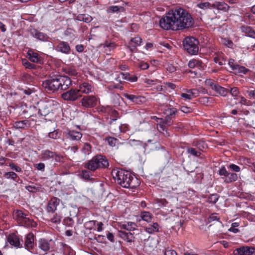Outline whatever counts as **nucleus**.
Masks as SVG:
<instances>
[{
  "label": "nucleus",
  "instance_id": "nucleus-1",
  "mask_svg": "<svg viewBox=\"0 0 255 255\" xmlns=\"http://www.w3.org/2000/svg\"><path fill=\"white\" fill-rule=\"evenodd\" d=\"M194 21L191 15L182 8L170 10L159 21V25L164 30L174 31L188 29L194 26Z\"/></svg>",
  "mask_w": 255,
  "mask_h": 255
},
{
  "label": "nucleus",
  "instance_id": "nucleus-2",
  "mask_svg": "<svg viewBox=\"0 0 255 255\" xmlns=\"http://www.w3.org/2000/svg\"><path fill=\"white\" fill-rule=\"evenodd\" d=\"M71 84V80L67 76L57 75L43 81L42 86L47 91L53 92L58 90H66Z\"/></svg>",
  "mask_w": 255,
  "mask_h": 255
},
{
  "label": "nucleus",
  "instance_id": "nucleus-3",
  "mask_svg": "<svg viewBox=\"0 0 255 255\" xmlns=\"http://www.w3.org/2000/svg\"><path fill=\"white\" fill-rule=\"evenodd\" d=\"M112 175L117 184L124 188H133L136 186L134 182L137 181V179L134 178L127 170L115 168L112 171Z\"/></svg>",
  "mask_w": 255,
  "mask_h": 255
},
{
  "label": "nucleus",
  "instance_id": "nucleus-4",
  "mask_svg": "<svg viewBox=\"0 0 255 255\" xmlns=\"http://www.w3.org/2000/svg\"><path fill=\"white\" fill-rule=\"evenodd\" d=\"M109 165V162L105 156L97 155L88 161L84 167L91 171H95L99 168H107Z\"/></svg>",
  "mask_w": 255,
  "mask_h": 255
},
{
  "label": "nucleus",
  "instance_id": "nucleus-5",
  "mask_svg": "<svg viewBox=\"0 0 255 255\" xmlns=\"http://www.w3.org/2000/svg\"><path fill=\"white\" fill-rule=\"evenodd\" d=\"M13 216L18 224L26 228L35 227L36 224L32 220L27 217V215L21 210H15L13 212Z\"/></svg>",
  "mask_w": 255,
  "mask_h": 255
},
{
  "label": "nucleus",
  "instance_id": "nucleus-6",
  "mask_svg": "<svg viewBox=\"0 0 255 255\" xmlns=\"http://www.w3.org/2000/svg\"><path fill=\"white\" fill-rule=\"evenodd\" d=\"M198 41L194 37H186L183 41L185 49L191 55L197 53L199 50Z\"/></svg>",
  "mask_w": 255,
  "mask_h": 255
},
{
  "label": "nucleus",
  "instance_id": "nucleus-7",
  "mask_svg": "<svg viewBox=\"0 0 255 255\" xmlns=\"http://www.w3.org/2000/svg\"><path fill=\"white\" fill-rule=\"evenodd\" d=\"M228 65L236 75H242L246 74L249 70L245 67L241 66L235 62L233 59H230L228 61Z\"/></svg>",
  "mask_w": 255,
  "mask_h": 255
},
{
  "label": "nucleus",
  "instance_id": "nucleus-8",
  "mask_svg": "<svg viewBox=\"0 0 255 255\" xmlns=\"http://www.w3.org/2000/svg\"><path fill=\"white\" fill-rule=\"evenodd\" d=\"M219 174L225 177L224 182L228 184L235 182L238 179V175L236 173L228 172L225 166H222L220 168Z\"/></svg>",
  "mask_w": 255,
  "mask_h": 255
},
{
  "label": "nucleus",
  "instance_id": "nucleus-9",
  "mask_svg": "<svg viewBox=\"0 0 255 255\" xmlns=\"http://www.w3.org/2000/svg\"><path fill=\"white\" fill-rule=\"evenodd\" d=\"M81 97L79 91L75 89H71L70 90L63 93L61 95L62 99L67 101H75Z\"/></svg>",
  "mask_w": 255,
  "mask_h": 255
},
{
  "label": "nucleus",
  "instance_id": "nucleus-10",
  "mask_svg": "<svg viewBox=\"0 0 255 255\" xmlns=\"http://www.w3.org/2000/svg\"><path fill=\"white\" fill-rule=\"evenodd\" d=\"M97 101V98L94 96H85L81 99V103L83 107L88 108L95 107Z\"/></svg>",
  "mask_w": 255,
  "mask_h": 255
},
{
  "label": "nucleus",
  "instance_id": "nucleus-11",
  "mask_svg": "<svg viewBox=\"0 0 255 255\" xmlns=\"http://www.w3.org/2000/svg\"><path fill=\"white\" fill-rule=\"evenodd\" d=\"M234 255H255V248L243 246L234 251Z\"/></svg>",
  "mask_w": 255,
  "mask_h": 255
},
{
  "label": "nucleus",
  "instance_id": "nucleus-12",
  "mask_svg": "<svg viewBox=\"0 0 255 255\" xmlns=\"http://www.w3.org/2000/svg\"><path fill=\"white\" fill-rule=\"evenodd\" d=\"M123 96L134 104L140 105L145 101V98L140 96L129 94L128 93H124Z\"/></svg>",
  "mask_w": 255,
  "mask_h": 255
},
{
  "label": "nucleus",
  "instance_id": "nucleus-13",
  "mask_svg": "<svg viewBox=\"0 0 255 255\" xmlns=\"http://www.w3.org/2000/svg\"><path fill=\"white\" fill-rule=\"evenodd\" d=\"M60 203V199L57 197L52 198L49 201L46 210L48 213H53L56 210Z\"/></svg>",
  "mask_w": 255,
  "mask_h": 255
},
{
  "label": "nucleus",
  "instance_id": "nucleus-14",
  "mask_svg": "<svg viewBox=\"0 0 255 255\" xmlns=\"http://www.w3.org/2000/svg\"><path fill=\"white\" fill-rule=\"evenodd\" d=\"M64 134L67 138L71 140H79L82 136L80 132L74 130H67L64 132Z\"/></svg>",
  "mask_w": 255,
  "mask_h": 255
},
{
  "label": "nucleus",
  "instance_id": "nucleus-15",
  "mask_svg": "<svg viewBox=\"0 0 255 255\" xmlns=\"http://www.w3.org/2000/svg\"><path fill=\"white\" fill-rule=\"evenodd\" d=\"M51 103L43 102L41 104L38 113L42 116H46L52 111Z\"/></svg>",
  "mask_w": 255,
  "mask_h": 255
},
{
  "label": "nucleus",
  "instance_id": "nucleus-16",
  "mask_svg": "<svg viewBox=\"0 0 255 255\" xmlns=\"http://www.w3.org/2000/svg\"><path fill=\"white\" fill-rule=\"evenodd\" d=\"M173 117L165 116V119L162 120L161 122L157 125V129L159 132L164 131L165 127L170 126L172 124V119Z\"/></svg>",
  "mask_w": 255,
  "mask_h": 255
},
{
  "label": "nucleus",
  "instance_id": "nucleus-17",
  "mask_svg": "<svg viewBox=\"0 0 255 255\" xmlns=\"http://www.w3.org/2000/svg\"><path fill=\"white\" fill-rule=\"evenodd\" d=\"M34 235L31 233L28 234L25 237V240L24 243L25 248L28 251H30L31 250L33 249L34 246Z\"/></svg>",
  "mask_w": 255,
  "mask_h": 255
},
{
  "label": "nucleus",
  "instance_id": "nucleus-18",
  "mask_svg": "<svg viewBox=\"0 0 255 255\" xmlns=\"http://www.w3.org/2000/svg\"><path fill=\"white\" fill-rule=\"evenodd\" d=\"M93 90V87L87 82H84L80 84L79 86V89H77L78 91H79V93L81 92L84 94H89L92 92Z\"/></svg>",
  "mask_w": 255,
  "mask_h": 255
},
{
  "label": "nucleus",
  "instance_id": "nucleus-19",
  "mask_svg": "<svg viewBox=\"0 0 255 255\" xmlns=\"http://www.w3.org/2000/svg\"><path fill=\"white\" fill-rule=\"evenodd\" d=\"M119 227L122 229H125L129 231L136 230L137 225L136 223L132 222H128L125 223H119Z\"/></svg>",
  "mask_w": 255,
  "mask_h": 255
},
{
  "label": "nucleus",
  "instance_id": "nucleus-20",
  "mask_svg": "<svg viewBox=\"0 0 255 255\" xmlns=\"http://www.w3.org/2000/svg\"><path fill=\"white\" fill-rule=\"evenodd\" d=\"M187 93H182L181 95L182 98L185 100H190L199 95L198 91L195 89L187 90Z\"/></svg>",
  "mask_w": 255,
  "mask_h": 255
},
{
  "label": "nucleus",
  "instance_id": "nucleus-21",
  "mask_svg": "<svg viewBox=\"0 0 255 255\" xmlns=\"http://www.w3.org/2000/svg\"><path fill=\"white\" fill-rule=\"evenodd\" d=\"M56 50L62 53L68 54L70 53V47L67 42L61 41L57 45Z\"/></svg>",
  "mask_w": 255,
  "mask_h": 255
},
{
  "label": "nucleus",
  "instance_id": "nucleus-22",
  "mask_svg": "<svg viewBox=\"0 0 255 255\" xmlns=\"http://www.w3.org/2000/svg\"><path fill=\"white\" fill-rule=\"evenodd\" d=\"M188 66L191 68H197L200 70H202L204 68V64L202 61L193 59L189 61Z\"/></svg>",
  "mask_w": 255,
  "mask_h": 255
},
{
  "label": "nucleus",
  "instance_id": "nucleus-23",
  "mask_svg": "<svg viewBox=\"0 0 255 255\" xmlns=\"http://www.w3.org/2000/svg\"><path fill=\"white\" fill-rule=\"evenodd\" d=\"M241 30L246 36L255 38V31L251 27L247 25H243L241 27Z\"/></svg>",
  "mask_w": 255,
  "mask_h": 255
},
{
  "label": "nucleus",
  "instance_id": "nucleus-24",
  "mask_svg": "<svg viewBox=\"0 0 255 255\" xmlns=\"http://www.w3.org/2000/svg\"><path fill=\"white\" fill-rule=\"evenodd\" d=\"M38 247L45 253H47L50 248L49 242L45 239H41L39 240Z\"/></svg>",
  "mask_w": 255,
  "mask_h": 255
},
{
  "label": "nucleus",
  "instance_id": "nucleus-25",
  "mask_svg": "<svg viewBox=\"0 0 255 255\" xmlns=\"http://www.w3.org/2000/svg\"><path fill=\"white\" fill-rule=\"evenodd\" d=\"M161 108H162V110L163 111L164 114L166 117H173L176 112V110L174 108H171L170 105H166Z\"/></svg>",
  "mask_w": 255,
  "mask_h": 255
},
{
  "label": "nucleus",
  "instance_id": "nucleus-26",
  "mask_svg": "<svg viewBox=\"0 0 255 255\" xmlns=\"http://www.w3.org/2000/svg\"><path fill=\"white\" fill-rule=\"evenodd\" d=\"M8 242L12 246L17 248L20 247V243L17 236L12 234L10 235L7 238Z\"/></svg>",
  "mask_w": 255,
  "mask_h": 255
},
{
  "label": "nucleus",
  "instance_id": "nucleus-27",
  "mask_svg": "<svg viewBox=\"0 0 255 255\" xmlns=\"http://www.w3.org/2000/svg\"><path fill=\"white\" fill-rule=\"evenodd\" d=\"M119 235L120 237L128 242L131 243L134 241V237L133 235L130 232L127 233L125 232L120 231Z\"/></svg>",
  "mask_w": 255,
  "mask_h": 255
},
{
  "label": "nucleus",
  "instance_id": "nucleus-28",
  "mask_svg": "<svg viewBox=\"0 0 255 255\" xmlns=\"http://www.w3.org/2000/svg\"><path fill=\"white\" fill-rule=\"evenodd\" d=\"M156 101L161 108L164 107L168 101L167 97L164 94L159 93L156 95Z\"/></svg>",
  "mask_w": 255,
  "mask_h": 255
},
{
  "label": "nucleus",
  "instance_id": "nucleus-29",
  "mask_svg": "<svg viewBox=\"0 0 255 255\" xmlns=\"http://www.w3.org/2000/svg\"><path fill=\"white\" fill-rule=\"evenodd\" d=\"M30 123L28 120H23L18 122H15L13 124V127L15 128H24L29 127Z\"/></svg>",
  "mask_w": 255,
  "mask_h": 255
},
{
  "label": "nucleus",
  "instance_id": "nucleus-30",
  "mask_svg": "<svg viewBox=\"0 0 255 255\" xmlns=\"http://www.w3.org/2000/svg\"><path fill=\"white\" fill-rule=\"evenodd\" d=\"M212 7L216 8L219 10L227 11L229 6L224 2H216L212 4Z\"/></svg>",
  "mask_w": 255,
  "mask_h": 255
},
{
  "label": "nucleus",
  "instance_id": "nucleus-31",
  "mask_svg": "<svg viewBox=\"0 0 255 255\" xmlns=\"http://www.w3.org/2000/svg\"><path fill=\"white\" fill-rule=\"evenodd\" d=\"M54 155V152H52L49 150H43L41 154V158L44 160H50L53 159Z\"/></svg>",
  "mask_w": 255,
  "mask_h": 255
},
{
  "label": "nucleus",
  "instance_id": "nucleus-32",
  "mask_svg": "<svg viewBox=\"0 0 255 255\" xmlns=\"http://www.w3.org/2000/svg\"><path fill=\"white\" fill-rule=\"evenodd\" d=\"M76 19L80 21L89 23L92 20L93 18L88 14H80L77 16Z\"/></svg>",
  "mask_w": 255,
  "mask_h": 255
},
{
  "label": "nucleus",
  "instance_id": "nucleus-33",
  "mask_svg": "<svg viewBox=\"0 0 255 255\" xmlns=\"http://www.w3.org/2000/svg\"><path fill=\"white\" fill-rule=\"evenodd\" d=\"M125 11V8L122 5H112L107 9L108 12L118 13L119 12H123Z\"/></svg>",
  "mask_w": 255,
  "mask_h": 255
},
{
  "label": "nucleus",
  "instance_id": "nucleus-34",
  "mask_svg": "<svg viewBox=\"0 0 255 255\" xmlns=\"http://www.w3.org/2000/svg\"><path fill=\"white\" fill-rule=\"evenodd\" d=\"M33 36L37 39L43 41L48 40L49 37L45 33L39 31H35L34 33H32Z\"/></svg>",
  "mask_w": 255,
  "mask_h": 255
},
{
  "label": "nucleus",
  "instance_id": "nucleus-35",
  "mask_svg": "<svg viewBox=\"0 0 255 255\" xmlns=\"http://www.w3.org/2000/svg\"><path fill=\"white\" fill-rule=\"evenodd\" d=\"M145 230L149 234H153L155 232H158L159 231V225L157 223H154L153 225L146 227Z\"/></svg>",
  "mask_w": 255,
  "mask_h": 255
},
{
  "label": "nucleus",
  "instance_id": "nucleus-36",
  "mask_svg": "<svg viewBox=\"0 0 255 255\" xmlns=\"http://www.w3.org/2000/svg\"><path fill=\"white\" fill-rule=\"evenodd\" d=\"M97 223V221L96 220H91L87 221L84 223V227L86 230H95V227L96 225V223Z\"/></svg>",
  "mask_w": 255,
  "mask_h": 255
},
{
  "label": "nucleus",
  "instance_id": "nucleus-37",
  "mask_svg": "<svg viewBox=\"0 0 255 255\" xmlns=\"http://www.w3.org/2000/svg\"><path fill=\"white\" fill-rule=\"evenodd\" d=\"M199 102L203 105L209 106L214 102V100L211 97H202L199 99Z\"/></svg>",
  "mask_w": 255,
  "mask_h": 255
},
{
  "label": "nucleus",
  "instance_id": "nucleus-38",
  "mask_svg": "<svg viewBox=\"0 0 255 255\" xmlns=\"http://www.w3.org/2000/svg\"><path fill=\"white\" fill-rule=\"evenodd\" d=\"M81 175L82 178L87 181H92L93 178L92 177V173L91 171L87 170H83L81 171Z\"/></svg>",
  "mask_w": 255,
  "mask_h": 255
},
{
  "label": "nucleus",
  "instance_id": "nucleus-39",
  "mask_svg": "<svg viewBox=\"0 0 255 255\" xmlns=\"http://www.w3.org/2000/svg\"><path fill=\"white\" fill-rule=\"evenodd\" d=\"M101 46L103 47L105 52H107V54H108V52H110L112 49H113L115 47V44L113 42L105 43L102 44Z\"/></svg>",
  "mask_w": 255,
  "mask_h": 255
},
{
  "label": "nucleus",
  "instance_id": "nucleus-40",
  "mask_svg": "<svg viewBox=\"0 0 255 255\" xmlns=\"http://www.w3.org/2000/svg\"><path fill=\"white\" fill-rule=\"evenodd\" d=\"M215 91L220 94L221 96L225 97L226 96L229 90L226 89V88L222 87L220 86L219 85H218V86H216V88H215Z\"/></svg>",
  "mask_w": 255,
  "mask_h": 255
},
{
  "label": "nucleus",
  "instance_id": "nucleus-41",
  "mask_svg": "<svg viewBox=\"0 0 255 255\" xmlns=\"http://www.w3.org/2000/svg\"><path fill=\"white\" fill-rule=\"evenodd\" d=\"M214 61L215 63H218L220 66L225 65L226 60L224 59L223 54H220L214 58Z\"/></svg>",
  "mask_w": 255,
  "mask_h": 255
},
{
  "label": "nucleus",
  "instance_id": "nucleus-42",
  "mask_svg": "<svg viewBox=\"0 0 255 255\" xmlns=\"http://www.w3.org/2000/svg\"><path fill=\"white\" fill-rule=\"evenodd\" d=\"M141 217L143 221L150 222L152 219V214L148 212H143L141 214Z\"/></svg>",
  "mask_w": 255,
  "mask_h": 255
},
{
  "label": "nucleus",
  "instance_id": "nucleus-43",
  "mask_svg": "<svg viewBox=\"0 0 255 255\" xmlns=\"http://www.w3.org/2000/svg\"><path fill=\"white\" fill-rule=\"evenodd\" d=\"M29 60L33 62H37L39 61L38 55L37 53L31 51L28 52Z\"/></svg>",
  "mask_w": 255,
  "mask_h": 255
},
{
  "label": "nucleus",
  "instance_id": "nucleus-44",
  "mask_svg": "<svg viewBox=\"0 0 255 255\" xmlns=\"http://www.w3.org/2000/svg\"><path fill=\"white\" fill-rule=\"evenodd\" d=\"M128 143L131 146H145L147 145L145 143H143V142L139 140H136L133 139H129Z\"/></svg>",
  "mask_w": 255,
  "mask_h": 255
},
{
  "label": "nucleus",
  "instance_id": "nucleus-45",
  "mask_svg": "<svg viewBox=\"0 0 255 255\" xmlns=\"http://www.w3.org/2000/svg\"><path fill=\"white\" fill-rule=\"evenodd\" d=\"M3 176L6 179H11L13 180H15L18 176L15 172L13 171H10L5 172Z\"/></svg>",
  "mask_w": 255,
  "mask_h": 255
},
{
  "label": "nucleus",
  "instance_id": "nucleus-46",
  "mask_svg": "<svg viewBox=\"0 0 255 255\" xmlns=\"http://www.w3.org/2000/svg\"><path fill=\"white\" fill-rule=\"evenodd\" d=\"M65 72L70 76H75L77 75V72L76 69L71 67H67L64 69Z\"/></svg>",
  "mask_w": 255,
  "mask_h": 255
},
{
  "label": "nucleus",
  "instance_id": "nucleus-47",
  "mask_svg": "<svg viewBox=\"0 0 255 255\" xmlns=\"http://www.w3.org/2000/svg\"><path fill=\"white\" fill-rule=\"evenodd\" d=\"M106 139L109 144L113 147L116 146L119 142V140L115 137H109Z\"/></svg>",
  "mask_w": 255,
  "mask_h": 255
},
{
  "label": "nucleus",
  "instance_id": "nucleus-48",
  "mask_svg": "<svg viewBox=\"0 0 255 255\" xmlns=\"http://www.w3.org/2000/svg\"><path fill=\"white\" fill-rule=\"evenodd\" d=\"M62 219V216L59 214H55L52 218H51L50 221L55 224H60Z\"/></svg>",
  "mask_w": 255,
  "mask_h": 255
},
{
  "label": "nucleus",
  "instance_id": "nucleus-49",
  "mask_svg": "<svg viewBox=\"0 0 255 255\" xmlns=\"http://www.w3.org/2000/svg\"><path fill=\"white\" fill-rule=\"evenodd\" d=\"M91 146L89 143H86L82 147V151L85 155H89L91 152Z\"/></svg>",
  "mask_w": 255,
  "mask_h": 255
},
{
  "label": "nucleus",
  "instance_id": "nucleus-50",
  "mask_svg": "<svg viewBox=\"0 0 255 255\" xmlns=\"http://www.w3.org/2000/svg\"><path fill=\"white\" fill-rule=\"evenodd\" d=\"M60 133L57 130H55L53 131L50 132L48 133V137L52 139H56L60 137Z\"/></svg>",
  "mask_w": 255,
  "mask_h": 255
},
{
  "label": "nucleus",
  "instance_id": "nucleus-51",
  "mask_svg": "<svg viewBox=\"0 0 255 255\" xmlns=\"http://www.w3.org/2000/svg\"><path fill=\"white\" fill-rule=\"evenodd\" d=\"M219 199V196L217 194H213L211 195L208 198V201L209 203H216Z\"/></svg>",
  "mask_w": 255,
  "mask_h": 255
},
{
  "label": "nucleus",
  "instance_id": "nucleus-52",
  "mask_svg": "<svg viewBox=\"0 0 255 255\" xmlns=\"http://www.w3.org/2000/svg\"><path fill=\"white\" fill-rule=\"evenodd\" d=\"M130 43L133 44L136 46H139L142 42V39L140 37L137 36L132 38L130 40Z\"/></svg>",
  "mask_w": 255,
  "mask_h": 255
},
{
  "label": "nucleus",
  "instance_id": "nucleus-53",
  "mask_svg": "<svg viewBox=\"0 0 255 255\" xmlns=\"http://www.w3.org/2000/svg\"><path fill=\"white\" fill-rule=\"evenodd\" d=\"M187 152L188 153L196 157L200 156L201 154V152L200 151H198L195 148L192 147L188 148Z\"/></svg>",
  "mask_w": 255,
  "mask_h": 255
},
{
  "label": "nucleus",
  "instance_id": "nucleus-54",
  "mask_svg": "<svg viewBox=\"0 0 255 255\" xmlns=\"http://www.w3.org/2000/svg\"><path fill=\"white\" fill-rule=\"evenodd\" d=\"M197 6L202 9H207L212 7V4H211L210 3L206 2L198 3Z\"/></svg>",
  "mask_w": 255,
  "mask_h": 255
},
{
  "label": "nucleus",
  "instance_id": "nucleus-55",
  "mask_svg": "<svg viewBox=\"0 0 255 255\" xmlns=\"http://www.w3.org/2000/svg\"><path fill=\"white\" fill-rule=\"evenodd\" d=\"M8 166L10 167V168L14 171H15L17 172H21L22 169L21 168L16 166L15 164L13 163H10L8 165Z\"/></svg>",
  "mask_w": 255,
  "mask_h": 255
},
{
  "label": "nucleus",
  "instance_id": "nucleus-56",
  "mask_svg": "<svg viewBox=\"0 0 255 255\" xmlns=\"http://www.w3.org/2000/svg\"><path fill=\"white\" fill-rule=\"evenodd\" d=\"M111 116L113 117V119L110 121L111 124L113 123V122L116 121L119 117V113L117 111L114 110L112 112Z\"/></svg>",
  "mask_w": 255,
  "mask_h": 255
},
{
  "label": "nucleus",
  "instance_id": "nucleus-57",
  "mask_svg": "<svg viewBox=\"0 0 255 255\" xmlns=\"http://www.w3.org/2000/svg\"><path fill=\"white\" fill-rule=\"evenodd\" d=\"M230 92L231 94L234 97L237 96L239 94V90L237 87H233L231 88Z\"/></svg>",
  "mask_w": 255,
  "mask_h": 255
},
{
  "label": "nucleus",
  "instance_id": "nucleus-58",
  "mask_svg": "<svg viewBox=\"0 0 255 255\" xmlns=\"http://www.w3.org/2000/svg\"><path fill=\"white\" fill-rule=\"evenodd\" d=\"M22 64L26 68L33 69L34 67V64L30 63L26 60H23Z\"/></svg>",
  "mask_w": 255,
  "mask_h": 255
},
{
  "label": "nucleus",
  "instance_id": "nucleus-59",
  "mask_svg": "<svg viewBox=\"0 0 255 255\" xmlns=\"http://www.w3.org/2000/svg\"><path fill=\"white\" fill-rule=\"evenodd\" d=\"M229 167L232 171L236 172H240V170H241L240 167L239 166L235 165L234 164H230L229 166Z\"/></svg>",
  "mask_w": 255,
  "mask_h": 255
},
{
  "label": "nucleus",
  "instance_id": "nucleus-60",
  "mask_svg": "<svg viewBox=\"0 0 255 255\" xmlns=\"http://www.w3.org/2000/svg\"><path fill=\"white\" fill-rule=\"evenodd\" d=\"M206 84L209 86L212 90H215L218 84L214 83L212 80H209L206 81Z\"/></svg>",
  "mask_w": 255,
  "mask_h": 255
},
{
  "label": "nucleus",
  "instance_id": "nucleus-61",
  "mask_svg": "<svg viewBox=\"0 0 255 255\" xmlns=\"http://www.w3.org/2000/svg\"><path fill=\"white\" fill-rule=\"evenodd\" d=\"M53 159H54L56 162H60L62 161L63 157L59 154H58L56 152H54Z\"/></svg>",
  "mask_w": 255,
  "mask_h": 255
},
{
  "label": "nucleus",
  "instance_id": "nucleus-62",
  "mask_svg": "<svg viewBox=\"0 0 255 255\" xmlns=\"http://www.w3.org/2000/svg\"><path fill=\"white\" fill-rule=\"evenodd\" d=\"M129 126L127 124H123L119 127V129L121 132H126L129 130Z\"/></svg>",
  "mask_w": 255,
  "mask_h": 255
},
{
  "label": "nucleus",
  "instance_id": "nucleus-63",
  "mask_svg": "<svg viewBox=\"0 0 255 255\" xmlns=\"http://www.w3.org/2000/svg\"><path fill=\"white\" fill-rule=\"evenodd\" d=\"M34 167L38 170L44 171L45 169V164L43 163H39L34 164Z\"/></svg>",
  "mask_w": 255,
  "mask_h": 255
},
{
  "label": "nucleus",
  "instance_id": "nucleus-64",
  "mask_svg": "<svg viewBox=\"0 0 255 255\" xmlns=\"http://www.w3.org/2000/svg\"><path fill=\"white\" fill-rule=\"evenodd\" d=\"M164 255H177V253L173 250L166 249L164 253Z\"/></svg>",
  "mask_w": 255,
  "mask_h": 255
}]
</instances>
